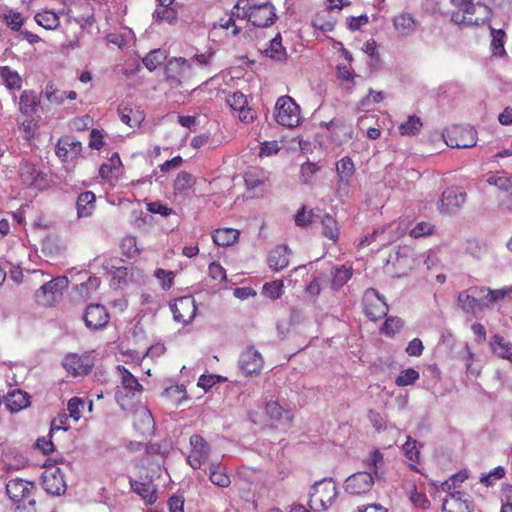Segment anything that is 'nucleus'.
Instances as JSON below:
<instances>
[{
  "instance_id": "obj_1",
  "label": "nucleus",
  "mask_w": 512,
  "mask_h": 512,
  "mask_svg": "<svg viewBox=\"0 0 512 512\" xmlns=\"http://www.w3.org/2000/svg\"><path fill=\"white\" fill-rule=\"evenodd\" d=\"M212 58L213 53L196 54L191 59L171 58L165 66L166 78L175 87L189 84L194 80L200 81L208 70Z\"/></svg>"
},
{
  "instance_id": "obj_2",
  "label": "nucleus",
  "mask_w": 512,
  "mask_h": 512,
  "mask_svg": "<svg viewBox=\"0 0 512 512\" xmlns=\"http://www.w3.org/2000/svg\"><path fill=\"white\" fill-rule=\"evenodd\" d=\"M457 11L451 14L452 22L464 26H481L489 22L492 17V9L481 2L474 0H450Z\"/></svg>"
},
{
  "instance_id": "obj_3",
  "label": "nucleus",
  "mask_w": 512,
  "mask_h": 512,
  "mask_svg": "<svg viewBox=\"0 0 512 512\" xmlns=\"http://www.w3.org/2000/svg\"><path fill=\"white\" fill-rule=\"evenodd\" d=\"M233 14L238 19H246L255 27L271 26L277 18L271 3L256 4L253 0H238L233 7Z\"/></svg>"
},
{
  "instance_id": "obj_4",
  "label": "nucleus",
  "mask_w": 512,
  "mask_h": 512,
  "mask_svg": "<svg viewBox=\"0 0 512 512\" xmlns=\"http://www.w3.org/2000/svg\"><path fill=\"white\" fill-rule=\"evenodd\" d=\"M275 121L284 127L295 128L301 122V109L296 101L288 96H281L275 104Z\"/></svg>"
},
{
  "instance_id": "obj_5",
  "label": "nucleus",
  "mask_w": 512,
  "mask_h": 512,
  "mask_svg": "<svg viewBox=\"0 0 512 512\" xmlns=\"http://www.w3.org/2000/svg\"><path fill=\"white\" fill-rule=\"evenodd\" d=\"M67 287V277L54 278L35 292V301L41 306L52 307L62 299L63 291Z\"/></svg>"
},
{
  "instance_id": "obj_6",
  "label": "nucleus",
  "mask_w": 512,
  "mask_h": 512,
  "mask_svg": "<svg viewBox=\"0 0 512 512\" xmlns=\"http://www.w3.org/2000/svg\"><path fill=\"white\" fill-rule=\"evenodd\" d=\"M444 137L452 148H471L477 143V131L470 126L453 125L446 129Z\"/></svg>"
},
{
  "instance_id": "obj_7",
  "label": "nucleus",
  "mask_w": 512,
  "mask_h": 512,
  "mask_svg": "<svg viewBox=\"0 0 512 512\" xmlns=\"http://www.w3.org/2000/svg\"><path fill=\"white\" fill-rule=\"evenodd\" d=\"M376 477L368 471H358L344 481V491L352 496H362L370 492Z\"/></svg>"
},
{
  "instance_id": "obj_8",
  "label": "nucleus",
  "mask_w": 512,
  "mask_h": 512,
  "mask_svg": "<svg viewBox=\"0 0 512 512\" xmlns=\"http://www.w3.org/2000/svg\"><path fill=\"white\" fill-rule=\"evenodd\" d=\"M190 452L187 456V463L193 469H200L207 463L210 454V444L199 434H194L189 439Z\"/></svg>"
},
{
  "instance_id": "obj_9",
  "label": "nucleus",
  "mask_w": 512,
  "mask_h": 512,
  "mask_svg": "<svg viewBox=\"0 0 512 512\" xmlns=\"http://www.w3.org/2000/svg\"><path fill=\"white\" fill-rule=\"evenodd\" d=\"M362 303L365 315L372 321L379 320L387 314L388 305L374 288L365 290Z\"/></svg>"
},
{
  "instance_id": "obj_10",
  "label": "nucleus",
  "mask_w": 512,
  "mask_h": 512,
  "mask_svg": "<svg viewBox=\"0 0 512 512\" xmlns=\"http://www.w3.org/2000/svg\"><path fill=\"white\" fill-rule=\"evenodd\" d=\"M310 503L318 504L327 509L336 499L338 491L336 484L331 480H323L316 483L312 488Z\"/></svg>"
},
{
  "instance_id": "obj_11",
  "label": "nucleus",
  "mask_w": 512,
  "mask_h": 512,
  "mask_svg": "<svg viewBox=\"0 0 512 512\" xmlns=\"http://www.w3.org/2000/svg\"><path fill=\"white\" fill-rule=\"evenodd\" d=\"M170 309L173 313L175 321L184 325L190 323L194 319L197 311L195 299L193 296H183L176 298L170 304Z\"/></svg>"
},
{
  "instance_id": "obj_12",
  "label": "nucleus",
  "mask_w": 512,
  "mask_h": 512,
  "mask_svg": "<svg viewBox=\"0 0 512 512\" xmlns=\"http://www.w3.org/2000/svg\"><path fill=\"white\" fill-rule=\"evenodd\" d=\"M43 489L51 495H61L66 491L64 474L59 467L45 466L42 473Z\"/></svg>"
},
{
  "instance_id": "obj_13",
  "label": "nucleus",
  "mask_w": 512,
  "mask_h": 512,
  "mask_svg": "<svg viewBox=\"0 0 512 512\" xmlns=\"http://www.w3.org/2000/svg\"><path fill=\"white\" fill-rule=\"evenodd\" d=\"M34 489L35 485L33 482L21 478L11 479L6 484V492L9 498L15 503H21L25 500H28L29 504L35 503L34 500L29 499Z\"/></svg>"
},
{
  "instance_id": "obj_14",
  "label": "nucleus",
  "mask_w": 512,
  "mask_h": 512,
  "mask_svg": "<svg viewBox=\"0 0 512 512\" xmlns=\"http://www.w3.org/2000/svg\"><path fill=\"white\" fill-rule=\"evenodd\" d=\"M94 366L93 359L88 354L70 353L63 359V367L73 376L87 375Z\"/></svg>"
},
{
  "instance_id": "obj_15",
  "label": "nucleus",
  "mask_w": 512,
  "mask_h": 512,
  "mask_svg": "<svg viewBox=\"0 0 512 512\" xmlns=\"http://www.w3.org/2000/svg\"><path fill=\"white\" fill-rule=\"evenodd\" d=\"M264 366V359L253 346L247 347L240 355L239 367L246 376L258 375Z\"/></svg>"
},
{
  "instance_id": "obj_16",
  "label": "nucleus",
  "mask_w": 512,
  "mask_h": 512,
  "mask_svg": "<svg viewBox=\"0 0 512 512\" xmlns=\"http://www.w3.org/2000/svg\"><path fill=\"white\" fill-rule=\"evenodd\" d=\"M83 320L87 328L98 330L108 324L110 315L103 305L90 304L85 309Z\"/></svg>"
},
{
  "instance_id": "obj_17",
  "label": "nucleus",
  "mask_w": 512,
  "mask_h": 512,
  "mask_svg": "<svg viewBox=\"0 0 512 512\" xmlns=\"http://www.w3.org/2000/svg\"><path fill=\"white\" fill-rule=\"evenodd\" d=\"M82 150V144L71 136H63L58 139L55 152L62 162H68L75 159Z\"/></svg>"
},
{
  "instance_id": "obj_18",
  "label": "nucleus",
  "mask_w": 512,
  "mask_h": 512,
  "mask_svg": "<svg viewBox=\"0 0 512 512\" xmlns=\"http://www.w3.org/2000/svg\"><path fill=\"white\" fill-rule=\"evenodd\" d=\"M133 425L142 436H152L155 429V421L152 413L144 406L137 408L133 414Z\"/></svg>"
},
{
  "instance_id": "obj_19",
  "label": "nucleus",
  "mask_w": 512,
  "mask_h": 512,
  "mask_svg": "<svg viewBox=\"0 0 512 512\" xmlns=\"http://www.w3.org/2000/svg\"><path fill=\"white\" fill-rule=\"evenodd\" d=\"M442 512H471L466 493L461 491L450 493L443 501Z\"/></svg>"
},
{
  "instance_id": "obj_20",
  "label": "nucleus",
  "mask_w": 512,
  "mask_h": 512,
  "mask_svg": "<svg viewBox=\"0 0 512 512\" xmlns=\"http://www.w3.org/2000/svg\"><path fill=\"white\" fill-rule=\"evenodd\" d=\"M465 199V193H457L453 189H447L442 193V197L439 201V210L441 213H452L455 209L461 207Z\"/></svg>"
},
{
  "instance_id": "obj_21",
  "label": "nucleus",
  "mask_w": 512,
  "mask_h": 512,
  "mask_svg": "<svg viewBox=\"0 0 512 512\" xmlns=\"http://www.w3.org/2000/svg\"><path fill=\"white\" fill-rule=\"evenodd\" d=\"M264 412L271 421L278 423L290 424L294 418L292 411L281 406L278 401H268L265 404Z\"/></svg>"
},
{
  "instance_id": "obj_22",
  "label": "nucleus",
  "mask_w": 512,
  "mask_h": 512,
  "mask_svg": "<svg viewBox=\"0 0 512 512\" xmlns=\"http://www.w3.org/2000/svg\"><path fill=\"white\" fill-rule=\"evenodd\" d=\"M132 490L138 494L147 505H153L157 501V488L152 480H131Z\"/></svg>"
},
{
  "instance_id": "obj_23",
  "label": "nucleus",
  "mask_w": 512,
  "mask_h": 512,
  "mask_svg": "<svg viewBox=\"0 0 512 512\" xmlns=\"http://www.w3.org/2000/svg\"><path fill=\"white\" fill-rule=\"evenodd\" d=\"M121 121L131 128L138 127L145 119L144 111L135 105L118 107Z\"/></svg>"
},
{
  "instance_id": "obj_24",
  "label": "nucleus",
  "mask_w": 512,
  "mask_h": 512,
  "mask_svg": "<svg viewBox=\"0 0 512 512\" xmlns=\"http://www.w3.org/2000/svg\"><path fill=\"white\" fill-rule=\"evenodd\" d=\"M208 477L214 485L226 488L231 484L230 476L220 461L213 460L209 464Z\"/></svg>"
},
{
  "instance_id": "obj_25",
  "label": "nucleus",
  "mask_w": 512,
  "mask_h": 512,
  "mask_svg": "<svg viewBox=\"0 0 512 512\" xmlns=\"http://www.w3.org/2000/svg\"><path fill=\"white\" fill-rule=\"evenodd\" d=\"M472 291L474 294H484L482 298L483 307H490L497 301L504 299L508 294H510L512 292V287H504L501 289L475 287Z\"/></svg>"
},
{
  "instance_id": "obj_26",
  "label": "nucleus",
  "mask_w": 512,
  "mask_h": 512,
  "mask_svg": "<svg viewBox=\"0 0 512 512\" xmlns=\"http://www.w3.org/2000/svg\"><path fill=\"white\" fill-rule=\"evenodd\" d=\"M29 404V394L19 389L9 392L5 397V406L12 413L21 411L22 409L26 408Z\"/></svg>"
},
{
  "instance_id": "obj_27",
  "label": "nucleus",
  "mask_w": 512,
  "mask_h": 512,
  "mask_svg": "<svg viewBox=\"0 0 512 512\" xmlns=\"http://www.w3.org/2000/svg\"><path fill=\"white\" fill-rule=\"evenodd\" d=\"M289 248L286 245H278L270 251L268 265L274 271H280L289 264Z\"/></svg>"
},
{
  "instance_id": "obj_28",
  "label": "nucleus",
  "mask_w": 512,
  "mask_h": 512,
  "mask_svg": "<svg viewBox=\"0 0 512 512\" xmlns=\"http://www.w3.org/2000/svg\"><path fill=\"white\" fill-rule=\"evenodd\" d=\"M44 96L49 103L54 105H61L64 103L66 98L75 100L77 98V93L73 90L69 92L63 91L59 89L54 83L50 82L45 87Z\"/></svg>"
},
{
  "instance_id": "obj_29",
  "label": "nucleus",
  "mask_w": 512,
  "mask_h": 512,
  "mask_svg": "<svg viewBox=\"0 0 512 512\" xmlns=\"http://www.w3.org/2000/svg\"><path fill=\"white\" fill-rule=\"evenodd\" d=\"M96 197L91 191L82 192L76 201L77 215L79 218L89 217L96 208Z\"/></svg>"
},
{
  "instance_id": "obj_30",
  "label": "nucleus",
  "mask_w": 512,
  "mask_h": 512,
  "mask_svg": "<svg viewBox=\"0 0 512 512\" xmlns=\"http://www.w3.org/2000/svg\"><path fill=\"white\" fill-rule=\"evenodd\" d=\"M393 25L399 34L408 36L416 30L417 21L411 14L402 12L393 18Z\"/></svg>"
},
{
  "instance_id": "obj_31",
  "label": "nucleus",
  "mask_w": 512,
  "mask_h": 512,
  "mask_svg": "<svg viewBox=\"0 0 512 512\" xmlns=\"http://www.w3.org/2000/svg\"><path fill=\"white\" fill-rule=\"evenodd\" d=\"M239 231L233 228H218L212 233L213 242L220 247H227L237 242Z\"/></svg>"
},
{
  "instance_id": "obj_32",
  "label": "nucleus",
  "mask_w": 512,
  "mask_h": 512,
  "mask_svg": "<svg viewBox=\"0 0 512 512\" xmlns=\"http://www.w3.org/2000/svg\"><path fill=\"white\" fill-rule=\"evenodd\" d=\"M490 347L495 355L512 362V343L510 341L496 334L491 337Z\"/></svg>"
},
{
  "instance_id": "obj_33",
  "label": "nucleus",
  "mask_w": 512,
  "mask_h": 512,
  "mask_svg": "<svg viewBox=\"0 0 512 512\" xmlns=\"http://www.w3.org/2000/svg\"><path fill=\"white\" fill-rule=\"evenodd\" d=\"M322 235L336 243L340 236V228L336 219L330 214L326 213L321 218Z\"/></svg>"
},
{
  "instance_id": "obj_34",
  "label": "nucleus",
  "mask_w": 512,
  "mask_h": 512,
  "mask_svg": "<svg viewBox=\"0 0 512 512\" xmlns=\"http://www.w3.org/2000/svg\"><path fill=\"white\" fill-rule=\"evenodd\" d=\"M117 370L121 377V385L124 389L135 393L141 392L143 386L139 383L138 379L123 365H118Z\"/></svg>"
},
{
  "instance_id": "obj_35",
  "label": "nucleus",
  "mask_w": 512,
  "mask_h": 512,
  "mask_svg": "<svg viewBox=\"0 0 512 512\" xmlns=\"http://www.w3.org/2000/svg\"><path fill=\"white\" fill-rule=\"evenodd\" d=\"M384 463L383 453L379 449H374L366 458L363 459L364 466L374 477L381 478L380 469Z\"/></svg>"
},
{
  "instance_id": "obj_36",
  "label": "nucleus",
  "mask_w": 512,
  "mask_h": 512,
  "mask_svg": "<svg viewBox=\"0 0 512 512\" xmlns=\"http://www.w3.org/2000/svg\"><path fill=\"white\" fill-rule=\"evenodd\" d=\"M267 57L276 61H284L287 59L286 49L282 45V37L278 33L269 44V47L264 50Z\"/></svg>"
},
{
  "instance_id": "obj_37",
  "label": "nucleus",
  "mask_w": 512,
  "mask_h": 512,
  "mask_svg": "<svg viewBox=\"0 0 512 512\" xmlns=\"http://www.w3.org/2000/svg\"><path fill=\"white\" fill-rule=\"evenodd\" d=\"M34 19L38 25L46 30H55L60 25V18L58 14L51 10H44L38 12Z\"/></svg>"
},
{
  "instance_id": "obj_38",
  "label": "nucleus",
  "mask_w": 512,
  "mask_h": 512,
  "mask_svg": "<svg viewBox=\"0 0 512 512\" xmlns=\"http://www.w3.org/2000/svg\"><path fill=\"white\" fill-rule=\"evenodd\" d=\"M153 18L159 22L173 24L177 21L178 11L171 5L158 4V7L153 12Z\"/></svg>"
},
{
  "instance_id": "obj_39",
  "label": "nucleus",
  "mask_w": 512,
  "mask_h": 512,
  "mask_svg": "<svg viewBox=\"0 0 512 512\" xmlns=\"http://www.w3.org/2000/svg\"><path fill=\"white\" fill-rule=\"evenodd\" d=\"M458 301L461 308L467 313H475L477 310L484 308L482 299L469 295L467 291L459 293Z\"/></svg>"
},
{
  "instance_id": "obj_40",
  "label": "nucleus",
  "mask_w": 512,
  "mask_h": 512,
  "mask_svg": "<svg viewBox=\"0 0 512 512\" xmlns=\"http://www.w3.org/2000/svg\"><path fill=\"white\" fill-rule=\"evenodd\" d=\"M352 277L351 267H335L332 272L331 287L333 290L342 288Z\"/></svg>"
},
{
  "instance_id": "obj_41",
  "label": "nucleus",
  "mask_w": 512,
  "mask_h": 512,
  "mask_svg": "<svg viewBox=\"0 0 512 512\" xmlns=\"http://www.w3.org/2000/svg\"><path fill=\"white\" fill-rule=\"evenodd\" d=\"M336 171L342 182H348L355 172L354 163L350 157L345 156L336 163Z\"/></svg>"
},
{
  "instance_id": "obj_42",
  "label": "nucleus",
  "mask_w": 512,
  "mask_h": 512,
  "mask_svg": "<svg viewBox=\"0 0 512 512\" xmlns=\"http://www.w3.org/2000/svg\"><path fill=\"white\" fill-rule=\"evenodd\" d=\"M423 123L417 116H409L408 119L399 125L398 131L403 136H414L422 128Z\"/></svg>"
},
{
  "instance_id": "obj_43",
  "label": "nucleus",
  "mask_w": 512,
  "mask_h": 512,
  "mask_svg": "<svg viewBox=\"0 0 512 512\" xmlns=\"http://www.w3.org/2000/svg\"><path fill=\"white\" fill-rule=\"evenodd\" d=\"M487 183L496 186L504 192H512V176H508L504 172L489 175Z\"/></svg>"
},
{
  "instance_id": "obj_44",
  "label": "nucleus",
  "mask_w": 512,
  "mask_h": 512,
  "mask_svg": "<svg viewBox=\"0 0 512 512\" xmlns=\"http://www.w3.org/2000/svg\"><path fill=\"white\" fill-rule=\"evenodd\" d=\"M491 48L493 55L503 56L506 51L504 48L506 33L502 29L491 28Z\"/></svg>"
},
{
  "instance_id": "obj_45",
  "label": "nucleus",
  "mask_w": 512,
  "mask_h": 512,
  "mask_svg": "<svg viewBox=\"0 0 512 512\" xmlns=\"http://www.w3.org/2000/svg\"><path fill=\"white\" fill-rule=\"evenodd\" d=\"M166 60L165 51L161 49L152 50L143 58V64L149 71H154Z\"/></svg>"
},
{
  "instance_id": "obj_46",
  "label": "nucleus",
  "mask_w": 512,
  "mask_h": 512,
  "mask_svg": "<svg viewBox=\"0 0 512 512\" xmlns=\"http://www.w3.org/2000/svg\"><path fill=\"white\" fill-rule=\"evenodd\" d=\"M20 111L23 114L31 115L36 111L37 99L32 91H24L20 96Z\"/></svg>"
},
{
  "instance_id": "obj_47",
  "label": "nucleus",
  "mask_w": 512,
  "mask_h": 512,
  "mask_svg": "<svg viewBox=\"0 0 512 512\" xmlns=\"http://www.w3.org/2000/svg\"><path fill=\"white\" fill-rule=\"evenodd\" d=\"M468 478V475L466 472H458L453 474L449 479L445 480L440 484V489L444 492H447L448 495L450 493H456V488L464 482Z\"/></svg>"
},
{
  "instance_id": "obj_48",
  "label": "nucleus",
  "mask_w": 512,
  "mask_h": 512,
  "mask_svg": "<svg viewBox=\"0 0 512 512\" xmlns=\"http://www.w3.org/2000/svg\"><path fill=\"white\" fill-rule=\"evenodd\" d=\"M419 377L420 375L417 370L414 368H407L400 372L395 380V384L399 387L412 385L419 379Z\"/></svg>"
},
{
  "instance_id": "obj_49",
  "label": "nucleus",
  "mask_w": 512,
  "mask_h": 512,
  "mask_svg": "<svg viewBox=\"0 0 512 512\" xmlns=\"http://www.w3.org/2000/svg\"><path fill=\"white\" fill-rule=\"evenodd\" d=\"M194 184L195 178L192 174L182 171L177 175L174 181V189L178 192H184L192 188Z\"/></svg>"
},
{
  "instance_id": "obj_50",
  "label": "nucleus",
  "mask_w": 512,
  "mask_h": 512,
  "mask_svg": "<svg viewBox=\"0 0 512 512\" xmlns=\"http://www.w3.org/2000/svg\"><path fill=\"white\" fill-rule=\"evenodd\" d=\"M283 287L284 284L282 280L271 281L263 286L262 293L271 300H276L282 296Z\"/></svg>"
},
{
  "instance_id": "obj_51",
  "label": "nucleus",
  "mask_w": 512,
  "mask_h": 512,
  "mask_svg": "<svg viewBox=\"0 0 512 512\" xmlns=\"http://www.w3.org/2000/svg\"><path fill=\"white\" fill-rule=\"evenodd\" d=\"M403 326L404 321L401 318L391 316L385 320L381 332L387 336H393L399 332Z\"/></svg>"
},
{
  "instance_id": "obj_52",
  "label": "nucleus",
  "mask_w": 512,
  "mask_h": 512,
  "mask_svg": "<svg viewBox=\"0 0 512 512\" xmlns=\"http://www.w3.org/2000/svg\"><path fill=\"white\" fill-rule=\"evenodd\" d=\"M316 215L312 210L306 211L305 206L300 208L295 215V224L298 227L306 228L315 222Z\"/></svg>"
},
{
  "instance_id": "obj_53",
  "label": "nucleus",
  "mask_w": 512,
  "mask_h": 512,
  "mask_svg": "<svg viewBox=\"0 0 512 512\" xmlns=\"http://www.w3.org/2000/svg\"><path fill=\"white\" fill-rule=\"evenodd\" d=\"M39 173L34 165L24 163L20 166V177L25 184L33 185Z\"/></svg>"
},
{
  "instance_id": "obj_54",
  "label": "nucleus",
  "mask_w": 512,
  "mask_h": 512,
  "mask_svg": "<svg viewBox=\"0 0 512 512\" xmlns=\"http://www.w3.org/2000/svg\"><path fill=\"white\" fill-rule=\"evenodd\" d=\"M121 250L127 257H133L139 253L136 237L127 235L121 241Z\"/></svg>"
},
{
  "instance_id": "obj_55",
  "label": "nucleus",
  "mask_w": 512,
  "mask_h": 512,
  "mask_svg": "<svg viewBox=\"0 0 512 512\" xmlns=\"http://www.w3.org/2000/svg\"><path fill=\"white\" fill-rule=\"evenodd\" d=\"M85 402L83 399L79 397H72L69 399L67 404V410L69 411V416L73 418L75 421H78L81 417V412L84 409Z\"/></svg>"
},
{
  "instance_id": "obj_56",
  "label": "nucleus",
  "mask_w": 512,
  "mask_h": 512,
  "mask_svg": "<svg viewBox=\"0 0 512 512\" xmlns=\"http://www.w3.org/2000/svg\"><path fill=\"white\" fill-rule=\"evenodd\" d=\"M403 451L405 456L413 463L412 466L414 467V464L419 462L420 455L417 449V442L409 437L403 445Z\"/></svg>"
},
{
  "instance_id": "obj_57",
  "label": "nucleus",
  "mask_w": 512,
  "mask_h": 512,
  "mask_svg": "<svg viewBox=\"0 0 512 512\" xmlns=\"http://www.w3.org/2000/svg\"><path fill=\"white\" fill-rule=\"evenodd\" d=\"M227 104L232 110L238 112L247 106V98L243 93L237 91L227 97Z\"/></svg>"
},
{
  "instance_id": "obj_58",
  "label": "nucleus",
  "mask_w": 512,
  "mask_h": 512,
  "mask_svg": "<svg viewBox=\"0 0 512 512\" xmlns=\"http://www.w3.org/2000/svg\"><path fill=\"white\" fill-rule=\"evenodd\" d=\"M154 275L161 282V286L163 289L168 290L173 286L174 273L172 271L158 268L155 270Z\"/></svg>"
},
{
  "instance_id": "obj_59",
  "label": "nucleus",
  "mask_w": 512,
  "mask_h": 512,
  "mask_svg": "<svg viewBox=\"0 0 512 512\" xmlns=\"http://www.w3.org/2000/svg\"><path fill=\"white\" fill-rule=\"evenodd\" d=\"M96 262H101L102 268L107 272L111 273L114 270H119L121 268L122 259L118 257L105 258L102 256H98L95 258Z\"/></svg>"
},
{
  "instance_id": "obj_60",
  "label": "nucleus",
  "mask_w": 512,
  "mask_h": 512,
  "mask_svg": "<svg viewBox=\"0 0 512 512\" xmlns=\"http://www.w3.org/2000/svg\"><path fill=\"white\" fill-rule=\"evenodd\" d=\"M1 75L5 79V82L9 88H20L21 78L16 72L11 71L8 67L1 69Z\"/></svg>"
},
{
  "instance_id": "obj_61",
  "label": "nucleus",
  "mask_w": 512,
  "mask_h": 512,
  "mask_svg": "<svg viewBox=\"0 0 512 512\" xmlns=\"http://www.w3.org/2000/svg\"><path fill=\"white\" fill-rule=\"evenodd\" d=\"M69 417L66 413L58 414L51 422L50 434L56 430L67 431L69 429Z\"/></svg>"
},
{
  "instance_id": "obj_62",
  "label": "nucleus",
  "mask_w": 512,
  "mask_h": 512,
  "mask_svg": "<svg viewBox=\"0 0 512 512\" xmlns=\"http://www.w3.org/2000/svg\"><path fill=\"white\" fill-rule=\"evenodd\" d=\"M433 226L428 222H419L410 231V236L413 238H419L433 233Z\"/></svg>"
},
{
  "instance_id": "obj_63",
  "label": "nucleus",
  "mask_w": 512,
  "mask_h": 512,
  "mask_svg": "<svg viewBox=\"0 0 512 512\" xmlns=\"http://www.w3.org/2000/svg\"><path fill=\"white\" fill-rule=\"evenodd\" d=\"M209 276L219 282L225 281L227 279L226 270L216 262H212L208 268Z\"/></svg>"
},
{
  "instance_id": "obj_64",
  "label": "nucleus",
  "mask_w": 512,
  "mask_h": 512,
  "mask_svg": "<svg viewBox=\"0 0 512 512\" xmlns=\"http://www.w3.org/2000/svg\"><path fill=\"white\" fill-rule=\"evenodd\" d=\"M6 24L13 31H19L24 23L22 15L18 12L5 15Z\"/></svg>"
}]
</instances>
